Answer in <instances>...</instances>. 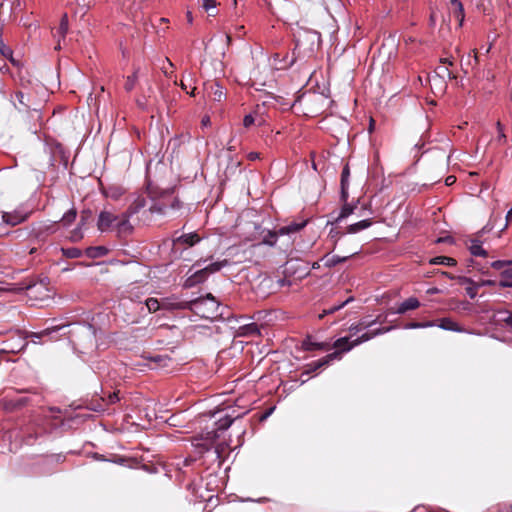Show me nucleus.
Listing matches in <instances>:
<instances>
[{"label": "nucleus", "mask_w": 512, "mask_h": 512, "mask_svg": "<svg viewBox=\"0 0 512 512\" xmlns=\"http://www.w3.org/2000/svg\"><path fill=\"white\" fill-rule=\"evenodd\" d=\"M307 224V221L301 223L292 222L288 225L281 226L278 229L269 230L262 237V243L271 247H276L283 251H289L293 246V234L303 229Z\"/></svg>", "instance_id": "f257e3e1"}, {"label": "nucleus", "mask_w": 512, "mask_h": 512, "mask_svg": "<svg viewBox=\"0 0 512 512\" xmlns=\"http://www.w3.org/2000/svg\"><path fill=\"white\" fill-rule=\"evenodd\" d=\"M172 307L174 309H188L204 319H213L219 315V304L211 294L190 301L175 303L172 304Z\"/></svg>", "instance_id": "f03ea898"}, {"label": "nucleus", "mask_w": 512, "mask_h": 512, "mask_svg": "<svg viewBox=\"0 0 512 512\" xmlns=\"http://www.w3.org/2000/svg\"><path fill=\"white\" fill-rule=\"evenodd\" d=\"M173 193L174 189L162 190L159 194L149 189V194L155 200L149 208L150 213L166 216L179 211L182 208V202Z\"/></svg>", "instance_id": "7ed1b4c3"}, {"label": "nucleus", "mask_w": 512, "mask_h": 512, "mask_svg": "<svg viewBox=\"0 0 512 512\" xmlns=\"http://www.w3.org/2000/svg\"><path fill=\"white\" fill-rule=\"evenodd\" d=\"M236 418H219L211 430L207 428L201 433L202 444L206 451L210 450L213 444L231 427Z\"/></svg>", "instance_id": "20e7f679"}, {"label": "nucleus", "mask_w": 512, "mask_h": 512, "mask_svg": "<svg viewBox=\"0 0 512 512\" xmlns=\"http://www.w3.org/2000/svg\"><path fill=\"white\" fill-rule=\"evenodd\" d=\"M14 95L17 103L13 102V104L18 111L38 110L37 105L32 101L30 95L25 93L22 89L17 90Z\"/></svg>", "instance_id": "39448f33"}, {"label": "nucleus", "mask_w": 512, "mask_h": 512, "mask_svg": "<svg viewBox=\"0 0 512 512\" xmlns=\"http://www.w3.org/2000/svg\"><path fill=\"white\" fill-rule=\"evenodd\" d=\"M118 216L108 211H102L98 216L97 227L101 232L110 230L115 227Z\"/></svg>", "instance_id": "423d86ee"}, {"label": "nucleus", "mask_w": 512, "mask_h": 512, "mask_svg": "<svg viewBox=\"0 0 512 512\" xmlns=\"http://www.w3.org/2000/svg\"><path fill=\"white\" fill-rule=\"evenodd\" d=\"M128 213L124 212L120 217L118 216V220L115 224V229L119 237H127L133 232V226L131 225Z\"/></svg>", "instance_id": "0eeeda50"}, {"label": "nucleus", "mask_w": 512, "mask_h": 512, "mask_svg": "<svg viewBox=\"0 0 512 512\" xmlns=\"http://www.w3.org/2000/svg\"><path fill=\"white\" fill-rule=\"evenodd\" d=\"M492 319L495 324L512 329V311L496 309L493 311Z\"/></svg>", "instance_id": "6e6552de"}, {"label": "nucleus", "mask_w": 512, "mask_h": 512, "mask_svg": "<svg viewBox=\"0 0 512 512\" xmlns=\"http://www.w3.org/2000/svg\"><path fill=\"white\" fill-rule=\"evenodd\" d=\"M205 90L208 92L209 96L217 102H221L226 98V92L224 91V87L221 86L218 82L213 83H205Z\"/></svg>", "instance_id": "1a4fd4ad"}, {"label": "nucleus", "mask_w": 512, "mask_h": 512, "mask_svg": "<svg viewBox=\"0 0 512 512\" xmlns=\"http://www.w3.org/2000/svg\"><path fill=\"white\" fill-rule=\"evenodd\" d=\"M119 390H115L113 392H104L105 396L100 397L101 403H98L97 406L92 407L93 410H105L108 405L115 404L120 400Z\"/></svg>", "instance_id": "9d476101"}, {"label": "nucleus", "mask_w": 512, "mask_h": 512, "mask_svg": "<svg viewBox=\"0 0 512 512\" xmlns=\"http://www.w3.org/2000/svg\"><path fill=\"white\" fill-rule=\"evenodd\" d=\"M29 213L22 214L19 211L4 212L2 215L3 222L8 225L15 226L27 220Z\"/></svg>", "instance_id": "9b49d317"}, {"label": "nucleus", "mask_w": 512, "mask_h": 512, "mask_svg": "<svg viewBox=\"0 0 512 512\" xmlns=\"http://www.w3.org/2000/svg\"><path fill=\"white\" fill-rule=\"evenodd\" d=\"M349 177H350V169L348 164H346L341 173V200L347 201L348 199V186H349Z\"/></svg>", "instance_id": "f8f14e48"}, {"label": "nucleus", "mask_w": 512, "mask_h": 512, "mask_svg": "<svg viewBox=\"0 0 512 512\" xmlns=\"http://www.w3.org/2000/svg\"><path fill=\"white\" fill-rule=\"evenodd\" d=\"M453 16L457 19L459 27L463 25L465 19L464 7L461 0H450Z\"/></svg>", "instance_id": "ddd939ff"}, {"label": "nucleus", "mask_w": 512, "mask_h": 512, "mask_svg": "<svg viewBox=\"0 0 512 512\" xmlns=\"http://www.w3.org/2000/svg\"><path fill=\"white\" fill-rule=\"evenodd\" d=\"M420 302L415 297H410L403 301L396 309L397 314H405L409 310H415L419 308Z\"/></svg>", "instance_id": "4468645a"}, {"label": "nucleus", "mask_w": 512, "mask_h": 512, "mask_svg": "<svg viewBox=\"0 0 512 512\" xmlns=\"http://www.w3.org/2000/svg\"><path fill=\"white\" fill-rule=\"evenodd\" d=\"M302 347L306 351H313V350H329L330 345L325 342H315L312 340L310 336H308L303 342Z\"/></svg>", "instance_id": "2eb2a0df"}, {"label": "nucleus", "mask_w": 512, "mask_h": 512, "mask_svg": "<svg viewBox=\"0 0 512 512\" xmlns=\"http://www.w3.org/2000/svg\"><path fill=\"white\" fill-rule=\"evenodd\" d=\"M200 236L197 233L183 234L174 239V244H185L189 247L194 246L200 241Z\"/></svg>", "instance_id": "dca6fc26"}, {"label": "nucleus", "mask_w": 512, "mask_h": 512, "mask_svg": "<svg viewBox=\"0 0 512 512\" xmlns=\"http://www.w3.org/2000/svg\"><path fill=\"white\" fill-rule=\"evenodd\" d=\"M389 330H390V327H385V328H379V329H376V330H373V331L366 332V333L362 334L360 337H358L357 339L354 340V345L357 346V345H359V344H361L363 342H366V341L374 338L377 335L386 333Z\"/></svg>", "instance_id": "f3484780"}, {"label": "nucleus", "mask_w": 512, "mask_h": 512, "mask_svg": "<svg viewBox=\"0 0 512 512\" xmlns=\"http://www.w3.org/2000/svg\"><path fill=\"white\" fill-rule=\"evenodd\" d=\"M355 346L356 345H354V341H349V337H341L337 339L333 344V347L337 349L336 352H340V355L343 352L350 351Z\"/></svg>", "instance_id": "a211bd4d"}, {"label": "nucleus", "mask_w": 512, "mask_h": 512, "mask_svg": "<svg viewBox=\"0 0 512 512\" xmlns=\"http://www.w3.org/2000/svg\"><path fill=\"white\" fill-rule=\"evenodd\" d=\"M62 328H63V326H53L50 328H46L40 332L32 333L31 338L34 342H37V340H40L43 337H50V339L52 340V339H54V337L52 335Z\"/></svg>", "instance_id": "6ab92c4d"}, {"label": "nucleus", "mask_w": 512, "mask_h": 512, "mask_svg": "<svg viewBox=\"0 0 512 512\" xmlns=\"http://www.w3.org/2000/svg\"><path fill=\"white\" fill-rule=\"evenodd\" d=\"M468 249L473 256L486 257L488 255L487 251L483 249L481 241L478 239H471Z\"/></svg>", "instance_id": "aec40b11"}, {"label": "nucleus", "mask_w": 512, "mask_h": 512, "mask_svg": "<svg viewBox=\"0 0 512 512\" xmlns=\"http://www.w3.org/2000/svg\"><path fill=\"white\" fill-rule=\"evenodd\" d=\"M335 359H340V352H333L317 361H313L314 368H316L317 370L325 368Z\"/></svg>", "instance_id": "412c9836"}, {"label": "nucleus", "mask_w": 512, "mask_h": 512, "mask_svg": "<svg viewBox=\"0 0 512 512\" xmlns=\"http://www.w3.org/2000/svg\"><path fill=\"white\" fill-rule=\"evenodd\" d=\"M375 323H382L381 320H380V317H377L376 319L374 320H366V319H362L358 324H355V325H351L350 328H349V331L352 333V334H356L358 333L359 331H361L362 329H366L368 327H371L372 325H374Z\"/></svg>", "instance_id": "4be33fe9"}, {"label": "nucleus", "mask_w": 512, "mask_h": 512, "mask_svg": "<svg viewBox=\"0 0 512 512\" xmlns=\"http://www.w3.org/2000/svg\"><path fill=\"white\" fill-rule=\"evenodd\" d=\"M145 206L146 199L144 197L139 196L131 203V205L126 210V213H128V216H132L134 214H137Z\"/></svg>", "instance_id": "5701e85b"}, {"label": "nucleus", "mask_w": 512, "mask_h": 512, "mask_svg": "<svg viewBox=\"0 0 512 512\" xmlns=\"http://www.w3.org/2000/svg\"><path fill=\"white\" fill-rule=\"evenodd\" d=\"M207 277H208V274L206 273L205 269L203 268V269L196 271L193 275H191L187 279L186 283L188 286H193V285L204 282Z\"/></svg>", "instance_id": "b1692460"}, {"label": "nucleus", "mask_w": 512, "mask_h": 512, "mask_svg": "<svg viewBox=\"0 0 512 512\" xmlns=\"http://www.w3.org/2000/svg\"><path fill=\"white\" fill-rule=\"evenodd\" d=\"M372 225L371 219H364L357 223L351 224L346 228L347 233L354 234L366 228H369Z\"/></svg>", "instance_id": "393cba45"}, {"label": "nucleus", "mask_w": 512, "mask_h": 512, "mask_svg": "<svg viewBox=\"0 0 512 512\" xmlns=\"http://www.w3.org/2000/svg\"><path fill=\"white\" fill-rule=\"evenodd\" d=\"M351 301H353V297H349L348 299H346L345 301H342L339 304L331 305V306L323 309L322 313L319 314V318L322 319L326 315H330V314L337 312L338 310L342 309L344 306H346Z\"/></svg>", "instance_id": "a878e982"}, {"label": "nucleus", "mask_w": 512, "mask_h": 512, "mask_svg": "<svg viewBox=\"0 0 512 512\" xmlns=\"http://www.w3.org/2000/svg\"><path fill=\"white\" fill-rule=\"evenodd\" d=\"M436 325L444 330H450V331H456V332L462 331V329L459 327V325L450 318H442L439 320L438 324L436 323Z\"/></svg>", "instance_id": "bb28decb"}, {"label": "nucleus", "mask_w": 512, "mask_h": 512, "mask_svg": "<svg viewBox=\"0 0 512 512\" xmlns=\"http://www.w3.org/2000/svg\"><path fill=\"white\" fill-rule=\"evenodd\" d=\"M431 265H446V266H455L457 264L456 259L448 256H437L433 257L429 260Z\"/></svg>", "instance_id": "cd10ccee"}, {"label": "nucleus", "mask_w": 512, "mask_h": 512, "mask_svg": "<svg viewBox=\"0 0 512 512\" xmlns=\"http://www.w3.org/2000/svg\"><path fill=\"white\" fill-rule=\"evenodd\" d=\"M68 29H69V20H68V15L66 13H64L60 19V24H59V27L57 28L56 30V34L60 37V38H65L67 32H68Z\"/></svg>", "instance_id": "c85d7f7f"}, {"label": "nucleus", "mask_w": 512, "mask_h": 512, "mask_svg": "<svg viewBox=\"0 0 512 512\" xmlns=\"http://www.w3.org/2000/svg\"><path fill=\"white\" fill-rule=\"evenodd\" d=\"M499 285L501 287L512 288V267L505 269L501 272V279Z\"/></svg>", "instance_id": "c756f323"}, {"label": "nucleus", "mask_w": 512, "mask_h": 512, "mask_svg": "<svg viewBox=\"0 0 512 512\" xmlns=\"http://www.w3.org/2000/svg\"><path fill=\"white\" fill-rule=\"evenodd\" d=\"M228 265V260L224 259L222 261L214 262L204 267L206 273L208 275L220 271L223 267Z\"/></svg>", "instance_id": "7c9ffc66"}, {"label": "nucleus", "mask_w": 512, "mask_h": 512, "mask_svg": "<svg viewBox=\"0 0 512 512\" xmlns=\"http://www.w3.org/2000/svg\"><path fill=\"white\" fill-rule=\"evenodd\" d=\"M350 256L340 257V256H325L322 261H324V266L326 267H334L339 263L345 262Z\"/></svg>", "instance_id": "2f4dec72"}, {"label": "nucleus", "mask_w": 512, "mask_h": 512, "mask_svg": "<svg viewBox=\"0 0 512 512\" xmlns=\"http://www.w3.org/2000/svg\"><path fill=\"white\" fill-rule=\"evenodd\" d=\"M138 71H139V69H135L133 74L129 75L126 78L124 88L127 92H130L135 88L137 80H138Z\"/></svg>", "instance_id": "473e14b6"}, {"label": "nucleus", "mask_w": 512, "mask_h": 512, "mask_svg": "<svg viewBox=\"0 0 512 512\" xmlns=\"http://www.w3.org/2000/svg\"><path fill=\"white\" fill-rule=\"evenodd\" d=\"M107 253V249L103 246L89 247L86 249L87 256L91 258H97L104 256Z\"/></svg>", "instance_id": "72a5a7b5"}, {"label": "nucleus", "mask_w": 512, "mask_h": 512, "mask_svg": "<svg viewBox=\"0 0 512 512\" xmlns=\"http://www.w3.org/2000/svg\"><path fill=\"white\" fill-rule=\"evenodd\" d=\"M195 75L192 72H189L180 82V87L182 90L187 91L188 87H192L195 84Z\"/></svg>", "instance_id": "f704fd0d"}, {"label": "nucleus", "mask_w": 512, "mask_h": 512, "mask_svg": "<svg viewBox=\"0 0 512 512\" xmlns=\"http://www.w3.org/2000/svg\"><path fill=\"white\" fill-rule=\"evenodd\" d=\"M61 251H62V254L64 257L70 258V259L79 258L82 255V251L75 247L62 248Z\"/></svg>", "instance_id": "c9c22d12"}, {"label": "nucleus", "mask_w": 512, "mask_h": 512, "mask_svg": "<svg viewBox=\"0 0 512 512\" xmlns=\"http://www.w3.org/2000/svg\"><path fill=\"white\" fill-rule=\"evenodd\" d=\"M435 73L437 74V76H439L443 80L445 78H448L450 80L456 78V76L448 69V67H445V66L437 67L436 70H435Z\"/></svg>", "instance_id": "e433bc0d"}, {"label": "nucleus", "mask_w": 512, "mask_h": 512, "mask_svg": "<svg viewBox=\"0 0 512 512\" xmlns=\"http://www.w3.org/2000/svg\"><path fill=\"white\" fill-rule=\"evenodd\" d=\"M77 213L75 209H71L68 212H66L63 217L61 218V223L63 226H69L71 223H73L76 219Z\"/></svg>", "instance_id": "4c0bfd02"}, {"label": "nucleus", "mask_w": 512, "mask_h": 512, "mask_svg": "<svg viewBox=\"0 0 512 512\" xmlns=\"http://www.w3.org/2000/svg\"><path fill=\"white\" fill-rule=\"evenodd\" d=\"M435 321H427V322H409L404 327L406 329H417V328H426L435 326Z\"/></svg>", "instance_id": "58836bf2"}, {"label": "nucleus", "mask_w": 512, "mask_h": 512, "mask_svg": "<svg viewBox=\"0 0 512 512\" xmlns=\"http://www.w3.org/2000/svg\"><path fill=\"white\" fill-rule=\"evenodd\" d=\"M145 305L150 313H154L161 308V304L156 298H148L145 301Z\"/></svg>", "instance_id": "ea45409f"}, {"label": "nucleus", "mask_w": 512, "mask_h": 512, "mask_svg": "<svg viewBox=\"0 0 512 512\" xmlns=\"http://www.w3.org/2000/svg\"><path fill=\"white\" fill-rule=\"evenodd\" d=\"M343 202H344V205H343V207L341 209V212H340L337 220L344 219V218L348 217L350 214L353 213L354 207L349 205L347 203V201H343Z\"/></svg>", "instance_id": "a19ab883"}, {"label": "nucleus", "mask_w": 512, "mask_h": 512, "mask_svg": "<svg viewBox=\"0 0 512 512\" xmlns=\"http://www.w3.org/2000/svg\"><path fill=\"white\" fill-rule=\"evenodd\" d=\"M203 9L209 13V15L214 16V13H211V10L216 9V1L215 0H201Z\"/></svg>", "instance_id": "79ce46f5"}, {"label": "nucleus", "mask_w": 512, "mask_h": 512, "mask_svg": "<svg viewBox=\"0 0 512 512\" xmlns=\"http://www.w3.org/2000/svg\"><path fill=\"white\" fill-rule=\"evenodd\" d=\"M512 261L510 260H497L492 262L491 267L496 270H502L503 268L510 266Z\"/></svg>", "instance_id": "37998d69"}, {"label": "nucleus", "mask_w": 512, "mask_h": 512, "mask_svg": "<svg viewBox=\"0 0 512 512\" xmlns=\"http://www.w3.org/2000/svg\"><path fill=\"white\" fill-rule=\"evenodd\" d=\"M442 274L446 277H448L449 279H458L460 283H472V280L468 277H465V276H458L456 277L455 275H453L452 273H449V272H445L443 271Z\"/></svg>", "instance_id": "c03bdc74"}, {"label": "nucleus", "mask_w": 512, "mask_h": 512, "mask_svg": "<svg viewBox=\"0 0 512 512\" xmlns=\"http://www.w3.org/2000/svg\"><path fill=\"white\" fill-rule=\"evenodd\" d=\"M0 54L5 58L11 57V54H13L10 47L5 45L2 40H0Z\"/></svg>", "instance_id": "a18cd8bd"}, {"label": "nucleus", "mask_w": 512, "mask_h": 512, "mask_svg": "<svg viewBox=\"0 0 512 512\" xmlns=\"http://www.w3.org/2000/svg\"><path fill=\"white\" fill-rule=\"evenodd\" d=\"M497 130L499 133L497 141L502 144L506 141V135L504 133L503 126L500 122H497Z\"/></svg>", "instance_id": "49530a36"}, {"label": "nucleus", "mask_w": 512, "mask_h": 512, "mask_svg": "<svg viewBox=\"0 0 512 512\" xmlns=\"http://www.w3.org/2000/svg\"><path fill=\"white\" fill-rule=\"evenodd\" d=\"M226 410H227L226 407H224V408L217 407L216 409L211 410L208 413L200 414V416H215L216 414H221V413L225 412Z\"/></svg>", "instance_id": "de8ad7c7"}, {"label": "nucleus", "mask_w": 512, "mask_h": 512, "mask_svg": "<svg viewBox=\"0 0 512 512\" xmlns=\"http://www.w3.org/2000/svg\"><path fill=\"white\" fill-rule=\"evenodd\" d=\"M254 123H255V118L251 114L246 115L243 119V125L246 128H249Z\"/></svg>", "instance_id": "09e8293b"}, {"label": "nucleus", "mask_w": 512, "mask_h": 512, "mask_svg": "<svg viewBox=\"0 0 512 512\" xmlns=\"http://www.w3.org/2000/svg\"><path fill=\"white\" fill-rule=\"evenodd\" d=\"M316 371L317 369L314 368V362H311L305 366V370L302 372V375H309Z\"/></svg>", "instance_id": "8fccbe9b"}, {"label": "nucleus", "mask_w": 512, "mask_h": 512, "mask_svg": "<svg viewBox=\"0 0 512 512\" xmlns=\"http://www.w3.org/2000/svg\"><path fill=\"white\" fill-rule=\"evenodd\" d=\"M466 293H467V295H468L471 299H473V298H475V297H476V295H477V288H476V287H467V288H466Z\"/></svg>", "instance_id": "3c124183"}, {"label": "nucleus", "mask_w": 512, "mask_h": 512, "mask_svg": "<svg viewBox=\"0 0 512 512\" xmlns=\"http://www.w3.org/2000/svg\"><path fill=\"white\" fill-rule=\"evenodd\" d=\"M82 238V234L80 232V228H77L75 229L73 232H72V235H71V240L72 241H77L79 239Z\"/></svg>", "instance_id": "603ef678"}, {"label": "nucleus", "mask_w": 512, "mask_h": 512, "mask_svg": "<svg viewBox=\"0 0 512 512\" xmlns=\"http://www.w3.org/2000/svg\"><path fill=\"white\" fill-rule=\"evenodd\" d=\"M273 410H274V407L273 408H269L265 412H262V413L257 412L253 416H265V417H268V416H270L272 414Z\"/></svg>", "instance_id": "864d4df0"}, {"label": "nucleus", "mask_w": 512, "mask_h": 512, "mask_svg": "<svg viewBox=\"0 0 512 512\" xmlns=\"http://www.w3.org/2000/svg\"><path fill=\"white\" fill-rule=\"evenodd\" d=\"M455 182H456V177H455V176H452V175L448 176V177L445 179V184H446L447 186H450V185L454 184Z\"/></svg>", "instance_id": "5fc2aeb1"}, {"label": "nucleus", "mask_w": 512, "mask_h": 512, "mask_svg": "<svg viewBox=\"0 0 512 512\" xmlns=\"http://www.w3.org/2000/svg\"><path fill=\"white\" fill-rule=\"evenodd\" d=\"M247 158L250 160V161H254L256 159L259 158V153L258 152H250L248 155H247Z\"/></svg>", "instance_id": "6e6d98bb"}, {"label": "nucleus", "mask_w": 512, "mask_h": 512, "mask_svg": "<svg viewBox=\"0 0 512 512\" xmlns=\"http://www.w3.org/2000/svg\"><path fill=\"white\" fill-rule=\"evenodd\" d=\"M178 420L179 418H172V417H169L167 418L166 422L169 424V425H172V426H176L178 425Z\"/></svg>", "instance_id": "4d7b16f0"}, {"label": "nucleus", "mask_w": 512, "mask_h": 512, "mask_svg": "<svg viewBox=\"0 0 512 512\" xmlns=\"http://www.w3.org/2000/svg\"><path fill=\"white\" fill-rule=\"evenodd\" d=\"M7 59H9V61L11 62V64L13 66H16V67L20 66V62L13 57V54H11V57H8Z\"/></svg>", "instance_id": "13d9d810"}, {"label": "nucleus", "mask_w": 512, "mask_h": 512, "mask_svg": "<svg viewBox=\"0 0 512 512\" xmlns=\"http://www.w3.org/2000/svg\"><path fill=\"white\" fill-rule=\"evenodd\" d=\"M440 62H441L442 64H447V65H449V66H453V65H454L453 60H451V59H449V58H442V59H440Z\"/></svg>", "instance_id": "bf43d9fd"}, {"label": "nucleus", "mask_w": 512, "mask_h": 512, "mask_svg": "<svg viewBox=\"0 0 512 512\" xmlns=\"http://www.w3.org/2000/svg\"><path fill=\"white\" fill-rule=\"evenodd\" d=\"M93 458H94V459H96V460H98V461H106V459L104 458V456H103V455H101V454H98V453H94Z\"/></svg>", "instance_id": "052dcab7"}, {"label": "nucleus", "mask_w": 512, "mask_h": 512, "mask_svg": "<svg viewBox=\"0 0 512 512\" xmlns=\"http://www.w3.org/2000/svg\"><path fill=\"white\" fill-rule=\"evenodd\" d=\"M374 125H375V121L373 118L370 119V123H369V132L372 133L373 129H374Z\"/></svg>", "instance_id": "680f3d73"}, {"label": "nucleus", "mask_w": 512, "mask_h": 512, "mask_svg": "<svg viewBox=\"0 0 512 512\" xmlns=\"http://www.w3.org/2000/svg\"><path fill=\"white\" fill-rule=\"evenodd\" d=\"M85 214L90 215V214H91V212H90V211H83V212H82V216H81V224H83V223H84V220H85Z\"/></svg>", "instance_id": "e2e57ef3"}, {"label": "nucleus", "mask_w": 512, "mask_h": 512, "mask_svg": "<svg viewBox=\"0 0 512 512\" xmlns=\"http://www.w3.org/2000/svg\"><path fill=\"white\" fill-rule=\"evenodd\" d=\"M344 233L336 232V234H332V238H336L335 241H337L341 236H343Z\"/></svg>", "instance_id": "0e129e2a"}, {"label": "nucleus", "mask_w": 512, "mask_h": 512, "mask_svg": "<svg viewBox=\"0 0 512 512\" xmlns=\"http://www.w3.org/2000/svg\"><path fill=\"white\" fill-rule=\"evenodd\" d=\"M195 91H196V87L192 85L191 87V91L188 92V90L186 91L189 95L191 96H195Z\"/></svg>", "instance_id": "69168bd1"}, {"label": "nucleus", "mask_w": 512, "mask_h": 512, "mask_svg": "<svg viewBox=\"0 0 512 512\" xmlns=\"http://www.w3.org/2000/svg\"><path fill=\"white\" fill-rule=\"evenodd\" d=\"M312 268L313 269H319L320 268V262H314L313 265H312Z\"/></svg>", "instance_id": "338daca9"}, {"label": "nucleus", "mask_w": 512, "mask_h": 512, "mask_svg": "<svg viewBox=\"0 0 512 512\" xmlns=\"http://www.w3.org/2000/svg\"><path fill=\"white\" fill-rule=\"evenodd\" d=\"M152 360L155 362H160L162 360V356H160V355L155 356L154 358H152Z\"/></svg>", "instance_id": "774afa93"}]
</instances>
